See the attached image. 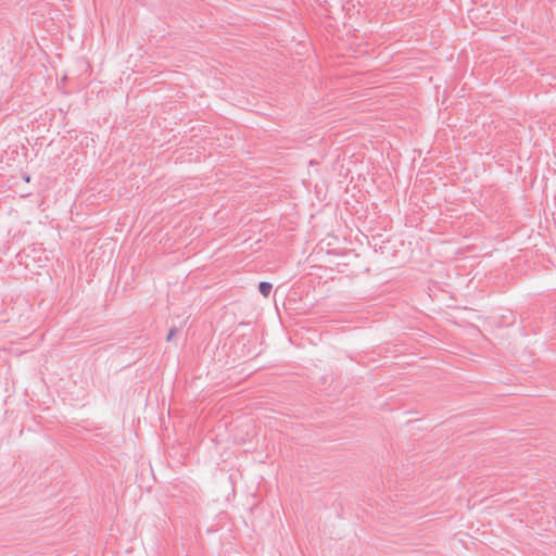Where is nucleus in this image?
Returning <instances> with one entry per match:
<instances>
[{
  "label": "nucleus",
  "mask_w": 556,
  "mask_h": 556,
  "mask_svg": "<svg viewBox=\"0 0 556 556\" xmlns=\"http://www.w3.org/2000/svg\"><path fill=\"white\" fill-rule=\"evenodd\" d=\"M271 289H273V286L270 282L262 281L258 285V290H260L261 294L265 298H267L270 294Z\"/></svg>",
  "instance_id": "1"
},
{
  "label": "nucleus",
  "mask_w": 556,
  "mask_h": 556,
  "mask_svg": "<svg viewBox=\"0 0 556 556\" xmlns=\"http://www.w3.org/2000/svg\"><path fill=\"white\" fill-rule=\"evenodd\" d=\"M29 180H30V177H29V176L25 177V181H26V182H29Z\"/></svg>",
  "instance_id": "2"
}]
</instances>
